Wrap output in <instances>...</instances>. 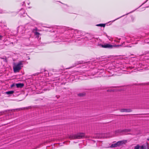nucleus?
I'll return each instance as SVG.
<instances>
[{"instance_id":"nucleus-24","label":"nucleus","mask_w":149,"mask_h":149,"mask_svg":"<svg viewBox=\"0 0 149 149\" xmlns=\"http://www.w3.org/2000/svg\"><path fill=\"white\" fill-rule=\"evenodd\" d=\"M147 140H148L149 141V139H147Z\"/></svg>"},{"instance_id":"nucleus-2","label":"nucleus","mask_w":149,"mask_h":149,"mask_svg":"<svg viewBox=\"0 0 149 149\" xmlns=\"http://www.w3.org/2000/svg\"><path fill=\"white\" fill-rule=\"evenodd\" d=\"M131 131L130 129H125L123 130H118L116 131V135L119 134H126L125 133L126 132H130Z\"/></svg>"},{"instance_id":"nucleus-18","label":"nucleus","mask_w":149,"mask_h":149,"mask_svg":"<svg viewBox=\"0 0 149 149\" xmlns=\"http://www.w3.org/2000/svg\"><path fill=\"white\" fill-rule=\"evenodd\" d=\"M85 95V93H79L78 94V95L79 96H83L84 95Z\"/></svg>"},{"instance_id":"nucleus-25","label":"nucleus","mask_w":149,"mask_h":149,"mask_svg":"<svg viewBox=\"0 0 149 149\" xmlns=\"http://www.w3.org/2000/svg\"><path fill=\"white\" fill-rule=\"evenodd\" d=\"M148 0H147L146 1V2Z\"/></svg>"},{"instance_id":"nucleus-23","label":"nucleus","mask_w":149,"mask_h":149,"mask_svg":"<svg viewBox=\"0 0 149 149\" xmlns=\"http://www.w3.org/2000/svg\"><path fill=\"white\" fill-rule=\"evenodd\" d=\"M3 13V12H1L0 11V13Z\"/></svg>"},{"instance_id":"nucleus-6","label":"nucleus","mask_w":149,"mask_h":149,"mask_svg":"<svg viewBox=\"0 0 149 149\" xmlns=\"http://www.w3.org/2000/svg\"><path fill=\"white\" fill-rule=\"evenodd\" d=\"M72 32H74V33L75 34L76 36H80V33H81L80 31L77 30H72Z\"/></svg>"},{"instance_id":"nucleus-17","label":"nucleus","mask_w":149,"mask_h":149,"mask_svg":"<svg viewBox=\"0 0 149 149\" xmlns=\"http://www.w3.org/2000/svg\"><path fill=\"white\" fill-rule=\"evenodd\" d=\"M134 149H142L141 146H137L135 147Z\"/></svg>"},{"instance_id":"nucleus-4","label":"nucleus","mask_w":149,"mask_h":149,"mask_svg":"<svg viewBox=\"0 0 149 149\" xmlns=\"http://www.w3.org/2000/svg\"><path fill=\"white\" fill-rule=\"evenodd\" d=\"M17 31L18 32H19L22 33H24L25 31V27L23 26H20L18 27Z\"/></svg>"},{"instance_id":"nucleus-21","label":"nucleus","mask_w":149,"mask_h":149,"mask_svg":"<svg viewBox=\"0 0 149 149\" xmlns=\"http://www.w3.org/2000/svg\"><path fill=\"white\" fill-rule=\"evenodd\" d=\"M2 36H1L0 35V40L2 38Z\"/></svg>"},{"instance_id":"nucleus-8","label":"nucleus","mask_w":149,"mask_h":149,"mask_svg":"<svg viewBox=\"0 0 149 149\" xmlns=\"http://www.w3.org/2000/svg\"><path fill=\"white\" fill-rule=\"evenodd\" d=\"M121 112H130L132 111V110L130 109H121L120 110Z\"/></svg>"},{"instance_id":"nucleus-1","label":"nucleus","mask_w":149,"mask_h":149,"mask_svg":"<svg viewBox=\"0 0 149 149\" xmlns=\"http://www.w3.org/2000/svg\"><path fill=\"white\" fill-rule=\"evenodd\" d=\"M85 137V134L83 133H78L76 134L70 135L69 138L70 139H76L83 138Z\"/></svg>"},{"instance_id":"nucleus-19","label":"nucleus","mask_w":149,"mask_h":149,"mask_svg":"<svg viewBox=\"0 0 149 149\" xmlns=\"http://www.w3.org/2000/svg\"><path fill=\"white\" fill-rule=\"evenodd\" d=\"M84 63H83V61H82V62H79V63L78 64H83Z\"/></svg>"},{"instance_id":"nucleus-13","label":"nucleus","mask_w":149,"mask_h":149,"mask_svg":"<svg viewBox=\"0 0 149 149\" xmlns=\"http://www.w3.org/2000/svg\"><path fill=\"white\" fill-rule=\"evenodd\" d=\"M34 33L35 36H36V38H37L39 40V36L40 35V33L37 32L36 31L34 32Z\"/></svg>"},{"instance_id":"nucleus-22","label":"nucleus","mask_w":149,"mask_h":149,"mask_svg":"<svg viewBox=\"0 0 149 149\" xmlns=\"http://www.w3.org/2000/svg\"><path fill=\"white\" fill-rule=\"evenodd\" d=\"M14 86V84H13L11 86L12 87H13Z\"/></svg>"},{"instance_id":"nucleus-10","label":"nucleus","mask_w":149,"mask_h":149,"mask_svg":"<svg viewBox=\"0 0 149 149\" xmlns=\"http://www.w3.org/2000/svg\"><path fill=\"white\" fill-rule=\"evenodd\" d=\"M16 85L17 88H22L24 86L23 84L21 83L17 84Z\"/></svg>"},{"instance_id":"nucleus-20","label":"nucleus","mask_w":149,"mask_h":149,"mask_svg":"<svg viewBox=\"0 0 149 149\" xmlns=\"http://www.w3.org/2000/svg\"><path fill=\"white\" fill-rule=\"evenodd\" d=\"M124 16V15L122 16H121L120 17H118V18H117V19H115L114 20H113V22L114 21H115L116 20H117V19H118L120 18V17H123V16Z\"/></svg>"},{"instance_id":"nucleus-5","label":"nucleus","mask_w":149,"mask_h":149,"mask_svg":"<svg viewBox=\"0 0 149 149\" xmlns=\"http://www.w3.org/2000/svg\"><path fill=\"white\" fill-rule=\"evenodd\" d=\"M21 68V66H13V69L15 72H18Z\"/></svg>"},{"instance_id":"nucleus-26","label":"nucleus","mask_w":149,"mask_h":149,"mask_svg":"<svg viewBox=\"0 0 149 149\" xmlns=\"http://www.w3.org/2000/svg\"><path fill=\"white\" fill-rule=\"evenodd\" d=\"M81 40H83V39H82V38H81Z\"/></svg>"},{"instance_id":"nucleus-16","label":"nucleus","mask_w":149,"mask_h":149,"mask_svg":"<svg viewBox=\"0 0 149 149\" xmlns=\"http://www.w3.org/2000/svg\"><path fill=\"white\" fill-rule=\"evenodd\" d=\"M97 26H100L101 27H104L105 26V24H97L96 25Z\"/></svg>"},{"instance_id":"nucleus-27","label":"nucleus","mask_w":149,"mask_h":149,"mask_svg":"<svg viewBox=\"0 0 149 149\" xmlns=\"http://www.w3.org/2000/svg\"><path fill=\"white\" fill-rule=\"evenodd\" d=\"M39 39H40V38Z\"/></svg>"},{"instance_id":"nucleus-15","label":"nucleus","mask_w":149,"mask_h":149,"mask_svg":"<svg viewBox=\"0 0 149 149\" xmlns=\"http://www.w3.org/2000/svg\"><path fill=\"white\" fill-rule=\"evenodd\" d=\"M14 91H10L7 92L6 93L7 94L9 95L10 94H12L14 93Z\"/></svg>"},{"instance_id":"nucleus-9","label":"nucleus","mask_w":149,"mask_h":149,"mask_svg":"<svg viewBox=\"0 0 149 149\" xmlns=\"http://www.w3.org/2000/svg\"><path fill=\"white\" fill-rule=\"evenodd\" d=\"M141 147L142 149H148V144L146 143V144H143Z\"/></svg>"},{"instance_id":"nucleus-3","label":"nucleus","mask_w":149,"mask_h":149,"mask_svg":"<svg viewBox=\"0 0 149 149\" xmlns=\"http://www.w3.org/2000/svg\"><path fill=\"white\" fill-rule=\"evenodd\" d=\"M125 143L123 141H119L116 143L112 144L111 146V148L116 147L119 146L122 144L124 143Z\"/></svg>"},{"instance_id":"nucleus-7","label":"nucleus","mask_w":149,"mask_h":149,"mask_svg":"<svg viewBox=\"0 0 149 149\" xmlns=\"http://www.w3.org/2000/svg\"><path fill=\"white\" fill-rule=\"evenodd\" d=\"M102 47H104V48H112V45L108 44L102 45Z\"/></svg>"},{"instance_id":"nucleus-12","label":"nucleus","mask_w":149,"mask_h":149,"mask_svg":"<svg viewBox=\"0 0 149 149\" xmlns=\"http://www.w3.org/2000/svg\"><path fill=\"white\" fill-rule=\"evenodd\" d=\"M24 64H26L25 62L24 61H20L16 65H22Z\"/></svg>"},{"instance_id":"nucleus-14","label":"nucleus","mask_w":149,"mask_h":149,"mask_svg":"<svg viewBox=\"0 0 149 149\" xmlns=\"http://www.w3.org/2000/svg\"><path fill=\"white\" fill-rule=\"evenodd\" d=\"M0 58L1 59H3V61L5 63H7V59H6V57L5 56L3 57V58Z\"/></svg>"},{"instance_id":"nucleus-11","label":"nucleus","mask_w":149,"mask_h":149,"mask_svg":"<svg viewBox=\"0 0 149 149\" xmlns=\"http://www.w3.org/2000/svg\"><path fill=\"white\" fill-rule=\"evenodd\" d=\"M107 134H102V136H100L101 134H99V137L100 138H107L108 137L107 136Z\"/></svg>"}]
</instances>
